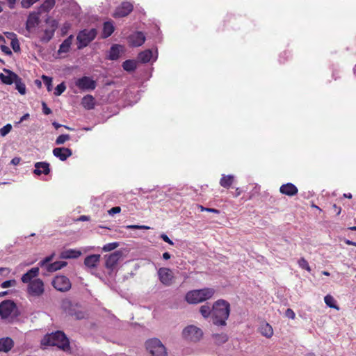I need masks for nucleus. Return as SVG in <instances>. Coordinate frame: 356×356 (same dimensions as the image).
<instances>
[{
    "label": "nucleus",
    "instance_id": "obj_64",
    "mask_svg": "<svg viewBox=\"0 0 356 356\" xmlns=\"http://www.w3.org/2000/svg\"><path fill=\"white\" fill-rule=\"evenodd\" d=\"M241 190L239 188H237L234 192V193L233 194V195L234 197H238L241 194Z\"/></svg>",
    "mask_w": 356,
    "mask_h": 356
},
{
    "label": "nucleus",
    "instance_id": "obj_23",
    "mask_svg": "<svg viewBox=\"0 0 356 356\" xmlns=\"http://www.w3.org/2000/svg\"><path fill=\"white\" fill-rule=\"evenodd\" d=\"M100 261V255L99 254H91L87 256L84 259V264L90 268H96L97 264Z\"/></svg>",
    "mask_w": 356,
    "mask_h": 356
},
{
    "label": "nucleus",
    "instance_id": "obj_36",
    "mask_svg": "<svg viewBox=\"0 0 356 356\" xmlns=\"http://www.w3.org/2000/svg\"><path fill=\"white\" fill-rule=\"evenodd\" d=\"M15 88L18 90V92L21 95H24L26 93V86L22 82V78L18 76V78L15 81Z\"/></svg>",
    "mask_w": 356,
    "mask_h": 356
},
{
    "label": "nucleus",
    "instance_id": "obj_19",
    "mask_svg": "<svg viewBox=\"0 0 356 356\" xmlns=\"http://www.w3.org/2000/svg\"><path fill=\"white\" fill-rule=\"evenodd\" d=\"M40 269L38 267H34L28 270L24 274L21 278V280L24 284H29L38 276Z\"/></svg>",
    "mask_w": 356,
    "mask_h": 356
},
{
    "label": "nucleus",
    "instance_id": "obj_45",
    "mask_svg": "<svg viewBox=\"0 0 356 356\" xmlns=\"http://www.w3.org/2000/svg\"><path fill=\"white\" fill-rule=\"evenodd\" d=\"M65 89H66V86H65V83L63 82V83L58 84L56 87L54 93L56 96H59L65 90Z\"/></svg>",
    "mask_w": 356,
    "mask_h": 356
},
{
    "label": "nucleus",
    "instance_id": "obj_34",
    "mask_svg": "<svg viewBox=\"0 0 356 356\" xmlns=\"http://www.w3.org/2000/svg\"><path fill=\"white\" fill-rule=\"evenodd\" d=\"M200 312L201 315L205 318H209L210 316L212 317V308H211L207 304L200 307Z\"/></svg>",
    "mask_w": 356,
    "mask_h": 356
},
{
    "label": "nucleus",
    "instance_id": "obj_2",
    "mask_svg": "<svg viewBox=\"0 0 356 356\" xmlns=\"http://www.w3.org/2000/svg\"><path fill=\"white\" fill-rule=\"evenodd\" d=\"M213 288H203L189 291L185 296V300L188 304H198L211 299L215 294Z\"/></svg>",
    "mask_w": 356,
    "mask_h": 356
},
{
    "label": "nucleus",
    "instance_id": "obj_35",
    "mask_svg": "<svg viewBox=\"0 0 356 356\" xmlns=\"http://www.w3.org/2000/svg\"><path fill=\"white\" fill-rule=\"evenodd\" d=\"M213 337L214 339L215 343L218 345L222 344L227 342L228 340V337L225 333L213 334Z\"/></svg>",
    "mask_w": 356,
    "mask_h": 356
},
{
    "label": "nucleus",
    "instance_id": "obj_55",
    "mask_svg": "<svg viewBox=\"0 0 356 356\" xmlns=\"http://www.w3.org/2000/svg\"><path fill=\"white\" fill-rule=\"evenodd\" d=\"M42 106L44 114L49 115L50 113H51V110L47 106L45 102H42Z\"/></svg>",
    "mask_w": 356,
    "mask_h": 356
},
{
    "label": "nucleus",
    "instance_id": "obj_51",
    "mask_svg": "<svg viewBox=\"0 0 356 356\" xmlns=\"http://www.w3.org/2000/svg\"><path fill=\"white\" fill-rule=\"evenodd\" d=\"M200 208L201 211H208V212L214 213L216 214L220 213V211L216 209L207 208V207H204L203 206H200Z\"/></svg>",
    "mask_w": 356,
    "mask_h": 356
},
{
    "label": "nucleus",
    "instance_id": "obj_21",
    "mask_svg": "<svg viewBox=\"0 0 356 356\" xmlns=\"http://www.w3.org/2000/svg\"><path fill=\"white\" fill-rule=\"evenodd\" d=\"M115 31V26L113 21H107L103 24V29L101 38L103 39L111 36Z\"/></svg>",
    "mask_w": 356,
    "mask_h": 356
},
{
    "label": "nucleus",
    "instance_id": "obj_53",
    "mask_svg": "<svg viewBox=\"0 0 356 356\" xmlns=\"http://www.w3.org/2000/svg\"><path fill=\"white\" fill-rule=\"evenodd\" d=\"M121 211V208L120 207H114L108 211L109 215H114L115 213H119Z\"/></svg>",
    "mask_w": 356,
    "mask_h": 356
},
{
    "label": "nucleus",
    "instance_id": "obj_58",
    "mask_svg": "<svg viewBox=\"0 0 356 356\" xmlns=\"http://www.w3.org/2000/svg\"><path fill=\"white\" fill-rule=\"evenodd\" d=\"M332 209L337 216H339L341 212V208L340 207H338L336 204H334L332 205Z\"/></svg>",
    "mask_w": 356,
    "mask_h": 356
},
{
    "label": "nucleus",
    "instance_id": "obj_28",
    "mask_svg": "<svg viewBox=\"0 0 356 356\" xmlns=\"http://www.w3.org/2000/svg\"><path fill=\"white\" fill-rule=\"evenodd\" d=\"M73 39V35H70L67 38H66L60 45L58 53H67L70 51L72 42Z\"/></svg>",
    "mask_w": 356,
    "mask_h": 356
},
{
    "label": "nucleus",
    "instance_id": "obj_57",
    "mask_svg": "<svg viewBox=\"0 0 356 356\" xmlns=\"http://www.w3.org/2000/svg\"><path fill=\"white\" fill-rule=\"evenodd\" d=\"M10 273V269L8 268H0V275L1 276H7Z\"/></svg>",
    "mask_w": 356,
    "mask_h": 356
},
{
    "label": "nucleus",
    "instance_id": "obj_33",
    "mask_svg": "<svg viewBox=\"0 0 356 356\" xmlns=\"http://www.w3.org/2000/svg\"><path fill=\"white\" fill-rule=\"evenodd\" d=\"M123 69L127 72H134L137 67L136 61L134 60H127L122 63Z\"/></svg>",
    "mask_w": 356,
    "mask_h": 356
},
{
    "label": "nucleus",
    "instance_id": "obj_59",
    "mask_svg": "<svg viewBox=\"0 0 356 356\" xmlns=\"http://www.w3.org/2000/svg\"><path fill=\"white\" fill-rule=\"evenodd\" d=\"M5 35L7 37V38L11 40V41L14 38H17V35L13 32H6V33H5Z\"/></svg>",
    "mask_w": 356,
    "mask_h": 356
},
{
    "label": "nucleus",
    "instance_id": "obj_62",
    "mask_svg": "<svg viewBox=\"0 0 356 356\" xmlns=\"http://www.w3.org/2000/svg\"><path fill=\"white\" fill-rule=\"evenodd\" d=\"M89 220H90V217L88 216H85V215L81 216L79 218V220H80V221H88Z\"/></svg>",
    "mask_w": 356,
    "mask_h": 356
},
{
    "label": "nucleus",
    "instance_id": "obj_18",
    "mask_svg": "<svg viewBox=\"0 0 356 356\" xmlns=\"http://www.w3.org/2000/svg\"><path fill=\"white\" fill-rule=\"evenodd\" d=\"M280 192L285 195L292 197L298 194V188L292 183L282 184L280 187Z\"/></svg>",
    "mask_w": 356,
    "mask_h": 356
},
{
    "label": "nucleus",
    "instance_id": "obj_27",
    "mask_svg": "<svg viewBox=\"0 0 356 356\" xmlns=\"http://www.w3.org/2000/svg\"><path fill=\"white\" fill-rule=\"evenodd\" d=\"M81 104L86 109L91 110L95 107V98L90 95H87L82 98Z\"/></svg>",
    "mask_w": 356,
    "mask_h": 356
},
{
    "label": "nucleus",
    "instance_id": "obj_54",
    "mask_svg": "<svg viewBox=\"0 0 356 356\" xmlns=\"http://www.w3.org/2000/svg\"><path fill=\"white\" fill-rule=\"evenodd\" d=\"M1 50L6 55H8V56H10L12 55V51L10 49V48L6 45H3V44H1Z\"/></svg>",
    "mask_w": 356,
    "mask_h": 356
},
{
    "label": "nucleus",
    "instance_id": "obj_16",
    "mask_svg": "<svg viewBox=\"0 0 356 356\" xmlns=\"http://www.w3.org/2000/svg\"><path fill=\"white\" fill-rule=\"evenodd\" d=\"M53 154L60 161H64L72 155V151L67 147H56L53 149Z\"/></svg>",
    "mask_w": 356,
    "mask_h": 356
},
{
    "label": "nucleus",
    "instance_id": "obj_8",
    "mask_svg": "<svg viewBox=\"0 0 356 356\" xmlns=\"http://www.w3.org/2000/svg\"><path fill=\"white\" fill-rule=\"evenodd\" d=\"M27 291L32 296H40L44 291L43 281L39 278L34 279L29 283Z\"/></svg>",
    "mask_w": 356,
    "mask_h": 356
},
{
    "label": "nucleus",
    "instance_id": "obj_5",
    "mask_svg": "<svg viewBox=\"0 0 356 356\" xmlns=\"http://www.w3.org/2000/svg\"><path fill=\"white\" fill-rule=\"evenodd\" d=\"M97 31L96 29H83L80 31L76 36L79 49L87 47L97 36Z\"/></svg>",
    "mask_w": 356,
    "mask_h": 356
},
{
    "label": "nucleus",
    "instance_id": "obj_10",
    "mask_svg": "<svg viewBox=\"0 0 356 356\" xmlns=\"http://www.w3.org/2000/svg\"><path fill=\"white\" fill-rule=\"evenodd\" d=\"M15 309H17V305L13 300H3L0 303V316L3 319H6Z\"/></svg>",
    "mask_w": 356,
    "mask_h": 356
},
{
    "label": "nucleus",
    "instance_id": "obj_48",
    "mask_svg": "<svg viewBox=\"0 0 356 356\" xmlns=\"http://www.w3.org/2000/svg\"><path fill=\"white\" fill-rule=\"evenodd\" d=\"M12 129V125L10 124H7L0 129V134L2 136H6Z\"/></svg>",
    "mask_w": 356,
    "mask_h": 356
},
{
    "label": "nucleus",
    "instance_id": "obj_31",
    "mask_svg": "<svg viewBox=\"0 0 356 356\" xmlns=\"http://www.w3.org/2000/svg\"><path fill=\"white\" fill-rule=\"evenodd\" d=\"M122 46L119 44H113L109 51V55L108 58L111 60H117L120 57V48Z\"/></svg>",
    "mask_w": 356,
    "mask_h": 356
},
{
    "label": "nucleus",
    "instance_id": "obj_61",
    "mask_svg": "<svg viewBox=\"0 0 356 356\" xmlns=\"http://www.w3.org/2000/svg\"><path fill=\"white\" fill-rule=\"evenodd\" d=\"M6 1L9 5V8L11 9L14 8L15 4L17 0H6Z\"/></svg>",
    "mask_w": 356,
    "mask_h": 356
},
{
    "label": "nucleus",
    "instance_id": "obj_15",
    "mask_svg": "<svg viewBox=\"0 0 356 356\" xmlns=\"http://www.w3.org/2000/svg\"><path fill=\"white\" fill-rule=\"evenodd\" d=\"M122 256V253L120 251H115V252L106 255L105 266L106 268L113 270L117 265L120 258Z\"/></svg>",
    "mask_w": 356,
    "mask_h": 356
},
{
    "label": "nucleus",
    "instance_id": "obj_17",
    "mask_svg": "<svg viewBox=\"0 0 356 356\" xmlns=\"http://www.w3.org/2000/svg\"><path fill=\"white\" fill-rule=\"evenodd\" d=\"M3 71L7 73V74H4L3 73H0V80L1 82L6 85H11L16 79L18 78V75L13 72L10 70L4 69Z\"/></svg>",
    "mask_w": 356,
    "mask_h": 356
},
{
    "label": "nucleus",
    "instance_id": "obj_26",
    "mask_svg": "<svg viewBox=\"0 0 356 356\" xmlns=\"http://www.w3.org/2000/svg\"><path fill=\"white\" fill-rule=\"evenodd\" d=\"M56 27V24L54 23L51 29H45L43 35L40 37V41L44 43L48 42L53 38Z\"/></svg>",
    "mask_w": 356,
    "mask_h": 356
},
{
    "label": "nucleus",
    "instance_id": "obj_41",
    "mask_svg": "<svg viewBox=\"0 0 356 356\" xmlns=\"http://www.w3.org/2000/svg\"><path fill=\"white\" fill-rule=\"evenodd\" d=\"M70 139V136L69 134H62L60 135L56 139L55 143L57 145H63L66 141L69 140Z\"/></svg>",
    "mask_w": 356,
    "mask_h": 356
},
{
    "label": "nucleus",
    "instance_id": "obj_11",
    "mask_svg": "<svg viewBox=\"0 0 356 356\" xmlns=\"http://www.w3.org/2000/svg\"><path fill=\"white\" fill-rule=\"evenodd\" d=\"M52 285L59 291H67L71 288L70 280L64 275L56 276L52 281Z\"/></svg>",
    "mask_w": 356,
    "mask_h": 356
},
{
    "label": "nucleus",
    "instance_id": "obj_37",
    "mask_svg": "<svg viewBox=\"0 0 356 356\" xmlns=\"http://www.w3.org/2000/svg\"><path fill=\"white\" fill-rule=\"evenodd\" d=\"M324 301L325 304L330 308H334L337 310L339 309V307L336 305V301L334 298L331 295H327L324 298Z\"/></svg>",
    "mask_w": 356,
    "mask_h": 356
},
{
    "label": "nucleus",
    "instance_id": "obj_22",
    "mask_svg": "<svg viewBox=\"0 0 356 356\" xmlns=\"http://www.w3.org/2000/svg\"><path fill=\"white\" fill-rule=\"evenodd\" d=\"M14 346V341L10 337L0 339V351L8 353Z\"/></svg>",
    "mask_w": 356,
    "mask_h": 356
},
{
    "label": "nucleus",
    "instance_id": "obj_43",
    "mask_svg": "<svg viewBox=\"0 0 356 356\" xmlns=\"http://www.w3.org/2000/svg\"><path fill=\"white\" fill-rule=\"evenodd\" d=\"M42 79L43 80L44 85L47 86V90L51 91L52 89V79L46 75H42Z\"/></svg>",
    "mask_w": 356,
    "mask_h": 356
},
{
    "label": "nucleus",
    "instance_id": "obj_46",
    "mask_svg": "<svg viewBox=\"0 0 356 356\" xmlns=\"http://www.w3.org/2000/svg\"><path fill=\"white\" fill-rule=\"evenodd\" d=\"M17 284V282L15 280H6L5 282H3L1 284V287L5 289V288H8V287H11V286H16Z\"/></svg>",
    "mask_w": 356,
    "mask_h": 356
},
{
    "label": "nucleus",
    "instance_id": "obj_63",
    "mask_svg": "<svg viewBox=\"0 0 356 356\" xmlns=\"http://www.w3.org/2000/svg\"><path fill=\"white\" fill-rule=\"evenodd\" d=\"M344 242L346 244L348 245H353V246H356V242H353L349 239H345L344 240Z\"/></svg>",
    "mask_w": 356,
    "mask_h": 356
},
{
    "label": "nucleus",
    "instance_id": "obj_32",
    "mask_svg": "<svg viewBox=\"0 0 356 356\" xmlns=\"http://www.w3.org/2000/svg\"><path fill=\"white\" fill-rule=\"evenodd\" d=\"M152 57V52L151 50L147 49L140 52L138 54V58L143 63H147L150 61Z\"/></svg>",
    "mask_w": 356,
    "mask_h": 356
},
{
    "label": "nucleus",
    "instance_id": "obj_50",
    "mask_svg": "<svg viewBox=\"0 0 356 356\" xmlns=\"http://www.w3.org/2000/svg\"><path fill=\"white\" fill-rule=\"evenodd\" d=\"M128 229H149V227L146 225H131L126 226Z\"/></svg>",
    "mask_w": 356,
    "mask_h": 356
},
{
    "label": "nucleus",
    "instance_id": "obj_3",
    "mask_svg": "<svg viewBox=\"0 0 356 356\" xmlns=\"http://www.w3.org/2000/svg\"><path fill=\"white\" fill-rule=\"evenodd\" d=\"M44 346H57L64 351L70 350V341L64 332L57 331L50 334H47L42 339Z\"/></svg>",
    "mask_w": 356,
    "mask_h": 356
},
{
    "label": "nucleus",
    "instance_id": "obj_52",
    "mask_svg": "<svg viewBox=\"0 0 356 356\" xmlns=\"http://www.w3.org/2000/svg\"><path fill=\"white\" fill-rule=\"evenodd\" d=\"M285 315L286 317H288L289 318H291V319H294L296 317V314H295L294 312L293 311V309H291L290 308H289L286 310Z\"/></svg>",
    "mask_w": 356,
    "mask_h": 356
},
{
    "label": "nucleus",
    "instance_id": "obj_30",
    "mask_svg": "<svg viewBox=\"0 0 356 356\" xmlns=\"http://www.w3.org/2000/svg\"><path fill=\"white\" fill-rule=\"evenodd\" d=\"M66 265H67V262L66 261H55L54 263H51V264H50L49 265H47L46 270L48 272L52 273V272H55V271H56L58 270H60V269L63 268Z\"/></svg>",
    "mask_w": 356,
    "mask_h": 356
},
{
    "label": "nucleus",
    "instance_id": "obj_44",
    "mask_svg": "<svg viewBox=\"0 0 356 356\" xmlns=\"http://www.w3.org/2000/svg\"><path fill=\"white\" fill-rule=\"evenodd\" d=\"M54 257V253L51 254V255H49V256L45 257L44 259L41 260L39 262V265L40 266V267H42V268L44 267L46 268L47 265L50 264L49 262L53 260Z\"/></svg>",
    "mask_w": 356,
    "mask_h": 356
},
{
    "label": "nucleus",
    "instance_id": "obj_9",
    "mask_svg": "<svg viewBox=\"0 0 356 356\" xmlns=\"http://www.w3.org/2000/svg\"><path fill=\"white\" fill-rule=\"evenodd\" d=\"M158 275L160 282L165 286H169L174 282V274L171 269L162 267L158 270Z\"/></svg>",
    "mask_w": 356,
    "mask_h": 356
},
{
    "label": "nucleus",
    "instance_id": "obj_25",
    "mask_svg": "<svg viewBox=\"0 0 356 356\" xmlns=\"http://www.w3.org/2000/svg\"><path fill=\"white\" fill-rule=\"evenodd\" d=\"M259 331L261 334L266 338H271L273 335V330L272 326L268 323H264L260 325Z\"/></svg>",
    "mask_w": 356,
    "mask_h": 356
},
{
    "label": "nucleus",
    "instance_id": "obj_56",
    "mask_svg": "<svg viewBox=\"0 0 356 356\" xmlns=\"http://www.w3.org/2000/svg\"><path fill=\"white\" fill-rule=\"evenodd\" d=\"M161 238L168 244L172 245L174 244L173 241L165 234H161Z\"/></svg>",
    "mask_w": 356,
    "mask_h": 356
},
{
    "label": "nucleus",
    "instance_id": "obj_6",
    "mask_svg": "<svg viewBox=\"0 0 356 356\" xmlns=\"http://www.w3.org/2000/svg\"><path fill=\"white\" fill-rule=\"evenodd\" d=\"M146 348L152 356H167L166 348L158 339H151L145 343Z\"/></svg>",
    "mask_w": 356,
    "mask_h": 356
},
{
    "label": "nucleus",
    "instance_id": "obj_14",
    "mask_svg": "<svg viewBox=\"0 0 356 356\" xmlns=\"http://www.w3.org/2000/svg\"><path fill=\"white\" fill-rule=\"evenodd\" d=\"M146 38L142 31H136L129 37V42L131 46L137 47L144 44Z\"/></svg>",
    "mask_w": 356,
    "mask_h": 356
},
{
    "label": "nucleus",
    "instance_id": "obj_29",
    "mask_svg": "<svg viewBox=\"0 0 356 356\" xmlns=\"http://www.w3.org/2000/svg\"><path fill=\"white\" fill-rule=\"evenodd\" d=\"M234 181V177L233 175H222L220 179V185L225 188H229Z\"/></svg>",
    "mask_w": 356,
    "mask_h": 356
},
{
    "label": "nucleus",
    "instance_id": "obj_60",
    "mask_svg": "<svg viewBox=\"0 0 356 356\" xmlns=\"http://www.w3.org/2000/svg\"><path fill=\"white\" fill-rule=\"evenodd\" d=\"M21 159L19 157H14L11 161L10 163L13 165H17L20 163Z\"/></svg>",
    "mask_w": 356,
    "mask_h": 356
},
{
    "label": "nucleus",
    "instance_id": "obj_20",
    "mask_svg": "<svg viewBox=\"0 0 356 356\" xmlns=\"http://www.w3.org/2000/svg\"><path fill=\"white\" fill-rule=\"evenodd\" d=\"M33 173L36 175L44 174L47 175L50 172L49 163L47 162H37L34 165Z\"/></svg>",
    "mask_w": 356,
    "mask_h": 356
},
{
    "label": "nucleus",
    "instance_id": "obj_1",
    "mask_svg": "<svg viewBox=\"0 0 356 356\" xmlns=\"http://www.w3.org/2000/svg\"><path fill=\"white\" fill-rule=\"evenodd\" d=\"M230 313V305L225 300L220 299L216 301L212 307V321L218 326L226 325Z\"/></svg>",
    "mask_w": 356,
    "mask_h": 356
},
{
    "label": "nucleus",
    "instance_id": "obj_24",
    "mask_svg": "<svg viewBox=\"0 0 356 356\" xmlns=\"http://www.w3.org/2000/svg\"><path fill=\"white\" fill-rule=\"evenodd\" d=\"M81 254V252L80 250H74V249H68L63 251L60 254V257L61 259H76L79 257Z\"/></svg>",
    "mask_w": 356,
    "mask_h": 356
},
{
    "label": "nucleus",
    "instance_id": "obj_12",
    "mask_svg": "<svg viewBox=\"0 0 356 356\" xmlns=\"http://www.w3.org/2000/svg\"><path fill=\"white\" fill-rule=\"evenodd\" d=\"M134 9L132 3L128 1L122 2L118 6L113 14L114 18H121L129 15Z\"/></svg>",
    "mask_w": 356,
    "mask_h": 356
},
{
    "label": "nucleus",
    "instance_id": "obj_38",
    "mask_svg": "<svg viewBox=\"0 0 356 356\" xmlns=\"http://www.w3.org/2000/svg\"><path fill=\"white\" fill-rule=\"evenodd\" d=\"M38 17L30 15L26 22V29H30L34 28L38 24Z\"/></svg>",
    "mask_w": 356,
    "mask_h": 356
},
{
    "label": "nucleus",
    "instance_id": "obj_40",
    "mask_svg": "<svg viewBox=\"0 0 356 356\" xmlns=\"http://www.w3.org/2000/svg\"><path fill=\"white\" fill-rule=\"evenodd\" d=\"M298 264L300 268L302 269L306 270L308 272H311L312 269L310 266L309 265L308 261L304 258L301 257L298 261Z\"/></svg>",
    "mask_w": 356,
    "mask_h": 356
},
{
    "label": "nucleus",
    "instance_id": "obj_7",
    "mask_svg": "<svg viewBox=\"0 0 356 356\" xmlns=\"http://www.w3.org/2000/svg\"><path fill=\"white\" fill-rule=\"evenodd\" d=\"M182 336L186 341L197 342L202 338L203 332L200 328L191 325L183 330Z\"/></svg>",
    "mask_w": 356,
    "mask_h": 356
},
{
    "label": "nucleus",
    "instance_id": "obj_4",
    "mask_svg": "<svg viewBox=\"0 0 356 356\" xmlns=\"http://www.w3.org/2000/svg\"><path fill=\"white\" fill-rule=\"evenodd\" d=\"M63 307L66 313L74 319L82 320L88 316L86 312L79 304L67 301L63 302Z\"/></svg>",
    "mask_w": 356,
    "mask_h": 356
},
{
    "label": "nucleus",
    "instance_id": "obj_47",
    "mask_svg": "<svg viewBox=\"0 0 356 356\" xmlns=\"http://www.w3.org/2000/svg\"><path fill=\"white\" fill-rule=\"evenodd\" d=\"M10 46L15 52H19L20 51V45L17 38H14L10 42Z\"/></svg>",
    "mask_w": 356,
    "mask_h": 356
},
{
    "label": "nucleus",
    "instance_id": "obj_42",
    "mask_svg": "<svg viewBox=\"0 0 356 356\" xmlns=\"http://www.w3.org/2000/svg\"><path fill=\"white\" fill-rule=\"evenodd\" d=\"M118 246H119V243H118V242L109 243L103 246L102 250L104 252H110V251L115 250Z\"/></svg>",
    "mask_w": 356,
    "mask_h": 356
},
{
    "label": "nucleus",
    "instance_id": "obj_13",
    "mask_svg": "<svg viewBox=\"0 0 356 356\" xmlns=\"http://www.w3.org/2000/svg\"><path fill=\"white\" fill-rule=\"evenodd\" d=\"M76 86L82 90H94L96 83L91 78L84 76L78 79L75 82Z\"/></svg>",
    "mask_w": 356,
    "mask_h": 356
},
{
    "label": "nucleus",
    "instance_id": "obj_39",
    "mask_svg": "<svg viewBox=\"0 0 356 356\" xmlns=\"http://www.w3.org/2000/svg\"><path fill=\"white\" fill-rule=\"evenodd\" d=\"M55 0H45L41 6L42 11L48 12L55 6Z\"/></svg>",
    "mask_w": 356,
    "mask_h": 356
},
{
    "label": "nucleus",
    "instance_id": "obj_49",
    "mask_svg": "<svg viewBox=\"0 0 356 356\" xmlns=\"http://www.w3.org/2000/svg\"><path fill=\"white\" fill-rule=\"evenodd\" d=\"M39 0H22L21 5L24 8H29L32 5Z\"/></svg>",
    "mask_w": 356,
    "mask_h": 356
}]
</instances>
